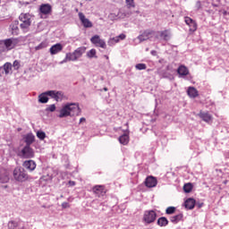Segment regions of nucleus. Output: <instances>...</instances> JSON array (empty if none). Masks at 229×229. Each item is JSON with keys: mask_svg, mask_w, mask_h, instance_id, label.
<instances>
[{"mask_svg": "<svg viewBox=\"0 0 229 229\" xmlns=\"http://www.w3.org/2000/svg\"><path fill=\"white\" fill-rule=\"evenodd\" d=\"M81 115V108H80L79 103H67L60 110L58 117L64 119V117H74Z\"/></svg>", "mask_w": 229, "mask_h": 229, "instance_id": "f257e3e1", "label": "nucleus"}, {"mask_svg": "<svg viewBox=\"0 0 229 229\" xmlns=\"http://www.w3.org/2000/svg\"><path fill=\"white\" fill-rule=\"evenodd\" d=\"M157 216L158 215H157V211H155V209L145 210L141 219L144 226H149V225H153V223L157 221Z\"/></svg>", "mask_w": 229, "mask_h": 229, "instance_id": "f03ea898", "label": "nucleus"}, {"mask_svg": "<svg viewBox=\"0 0 229 229\" xmlns=\"http://www.w3.org/2000/svg\"><path fill=\"white\" fill-rule=\"evenodd\" d=\"M173 37V32L171 29H165L164 30H157L155 32L156 40H163L164 42H169Z\"/></svg>", "mask_w": 229, "mask_h": 229, "instance_id": "7ed1b4c3", "label": "nucleus"}, {"mask_svg": "<svg viewBox=\"0 0 229 229\" xmlns=\"http://www.w3.org/2000/svg\"><path fill=\"white\" fill-rule=\"evenodd\" d=\"M13 178L16 180V182H26L28 180V174L26 173V170L22 167H16L13 170Z\"/></svg>", "mask_w": 229, "mask_h": 229, "instance_id": "20e7f679", "label": "nucleus"}, {"mask_svg": "<svg viewBox=\"0 0 229 229\" xmlns=\"http://www.w3.org/2000/svg\"><path fill=\"white\" fill-rule=\"evenodd\" d=\"M18 155L21 158H34L35 150H33L31 146L25 145Z\"/></svg>", "mask_w": 229, "mask_h": 229, "instance_id": "39448f33", "label": "nucleus"}, {"mask_svg": "<svg viewBox=\"0 0 229 229\" xmlns=\"http://www.w3.org/2000/svg\"><path fill=\"white\" fill-rule=\"evenodd\" d=\"M19 21H21L20 27L21 30H28L31 26V16L30 13H21L19 16Z\"/></svg>", "mask_w": 229, "mask_h": 229, "instance_id": "423d86ee", "label": "nucleus"}, {"mask_svg": "<svg viewBox=\"0 0 229 229\" xmlns=\"http://www.w3.org/2000/svg\"><path fill=\"white\" fill-rule=\"evenodd\" d=\"M2 42H4V46L5 47V50L12 51V49L15 48V46L17 45V38H6V39H2Z\"/></svg>", "mask_w": 229, "mask_h": 229, "instance_id": "0eeeda50", "label": "nucleus"}, {"mask_svg": "<svg viewBox=\"0 0 229 229\" xmlns=\"http://www.w3.org/2000/svg\"><path fill=\"white\" fill-rule=\"evenodd\" d=\"M48 98L55 99V101H62L64 99V92L58 90H47Z\"/></svg>", "mask_w": 229, "mask_h": 229, "instance_id": "6e6552de", "label": "nucleus"}, {"mask_svg": "<svg viewBox=\"0 0 229 229\" xmlns=\"http://www.w3.org/2000/svg\"><path fill=\"white\" fill-rule=\"evenodd\" d=\"M184 22H185V24H187V26H189L190 31L191 33H194V31H196L198 30V24L196 23V21L194 20H192V18L185 16Z\"/></svg>", "mask_w": 229, "mask_h": 229, "instance_id": "1a4fd4ad", "label": "nucleus"}, {"mask_svg": "<svg viewBox=\"0 0 229 229\" xmlns=\"http://www.w3.org/2000/svg\"><path fill=\"white\" fill-rule=\"evenodd\" d=\"M78 15H79V19H80L83 28L89 29V28H92L94 26L92 21H90V20H89L87 17H85V14H83V13H79Z\"/></svg>", "mask_w": 229, "mask_h": 229, "instance_id": "9d476101", "label": "nucleus"}, {"mask_svg": "<svg viewBox=\"0 0 229 229\" xmlns=\"http://www.w3.org/2000/svg\"><path fill=\"white\" fill-rule=\"evenodd\" d=\"M157 74L161 77V78H165L166 80H174V75H173V73H171L169 71L164 69V68H159L157 70Z\"/></svg>", "mask_w": 229, "mask_h": 229, "instance_id": "9b49d317", "label": "nucleus"}, {"mask_svg": "<svg viewBox=\"0 0 229 229\" xmlns=\"http://www.w3.org/2000/svg\"><path fill=\"white\" fill-rule=\"evenodd\" d=\"M53 12V6L49 4H42L39 6V13L41 15H49Z\"/></svg>", "mask_w": 229, "mask_h": 229, "instance_id": "f8f14e48", "label": "nucleus"}, {"mask_svg": "<svg viewBox=\"0 0 229 229\" xmlns=\"http://www.w3.org/2000/svg\"><path fill=\"white\" fill-rule=\"evenodd\" d=\"M8 76V74H12V63H5L3 66H0V76Z\"/></svg>", "mask_w": 229, "mask_h": 229, "instance_id": "ddd939ff", "label": "nucleus"}, {"mask_svg": "<svg viewBox=\"0 0 229 229\" xmlns=\"http://www.w3.org/2000/svg\"><path fill=\"white\" fill-rule=\"evenodd\" d=\"M158 181L153 176H148L145 180V185L148 189H153V187H157Z\"/></svg>", "mask_w": 229, "mask_h": 229, "instance_id": "4468645a", "label": "nucleus"}, {"mask_svg": "<svg viewBox=\"0 0 229 229\" xmlns=\"http://www.w3.org/2000/svg\"><path fill=\"white\" fill-rule=\"evenodd\" d=\"M23 142H25V146H31L33 142H35V135L33 132H29L23 136Z\"/></svg>", "mask_w": 229, "mask_h": 229, "instance_id": "2eb2a0df", "label": "nucleus"}, {"mask_svg": "<svg viewBox=\"0 0 229 229\" xmlns=\"http://www.w3.org/2000/svg\"><path fill=\"white\" fill-rule=\"evenodd\" d=\"M93 192L96 193L98 198H101L106 194L105 186L103 185H97L93 187Z\"/></svg>", "mask_w": 229, "mask_h": 229, "instance_id": "dca6fc26", "label": "nucleus"}, {"mask_svg": "<svg viewBox=\"0 0 229 229\" xmlns=\"http://www.w3.org/2000/svg\"><path fill=\"white\" fill-rule=\"evenodd\" d=\"M9 30L14 37H17L19 35V21H14L13 23H11Z\"/></svg>", "mask_w": 229, "mask_h": 229, "instance_id": "f3484780", "label": "nucleus"}, {"mask_svg": "<svg viewBox=\"0 0 229 229\" xmlns=\"http://www.w3.org/2000/svg\"><path fill=\"white\" fill-rule=\"evenodd\" d=\"M23 167H25V169H28V171H35V169H37V163H35L34 160L30 159L24 161Z\"/></svg>", "mask_w": 229, "mask_h": 229, "instance_id": "a211bd4d", "label": "nucleus"}, {"mask_svg": "<svg viewBox=\"0 0 229 229\" xmlns=\"http://www.w3.org/2000/svg\"><path fill=\"white\" fill-rule=\"evenodd\" d=\"M177 73L179 74V78H183L189 75V69L187 66L181 64L177 69Z\"/></svg>", "mask_w": 229, "mask_h": 229, "instance_id": "6ab92c4d", "label": "nucleus"}, {"mask_svg": "<svg viewBox=\"0 0 229 229\" xmlns=\"http://www.w3.org/2000/svg\"><path fill=\"white\" fill-rule=\"evenodd\" d=\"M184 207L187 210H193L194 207H196V199L192 198H189L184 201Z\"/></svg>", "mask_w": 229, "mask_h": 229, "instance_id": "aec40b11", "label": "nucleus"}, {"mask_svg": "<svg viewBox=\"0 0 229 229\" xmlns=\"http://www.w3.org/2000/svg\"><path fill=\"white\" fill-rule=\"evenodd\" d=\"M64 49V46L61 43H57L55 45H53L49 51L51 55H58V53H60V51H62Z\"/></svg>", "mask_w": 229, "mask_h": 229, "instance_id": "412c9836", "label": "nucleus"}, {"mask_svg": "<svg viewBox=\"0 0 229 229\" xmlns=\"http://www.w3.org/2000/svg\"><path fill=\"white\" fill-rule=\"evenodd\" d=\"M118 140L120 144H123V146H127V144L130 142V133L125 132L122 134L119 138Z\"/></svg>", "mask_w": 229, "mask_h": 229, "instance_id": "4be33fe9", "label": "nucleus"}, {"mask_svg": "<svg viewBox=\"0 0 229 229\" xmlns=\"http://www.w3.org/2000/svg\"><path fill=\"white\" fill-rule=\"evenodd\" d=\"M49 102V95L47 91H45L38 95V103H41L42 105H46V103Z\"/></svg>", "mask_w": 229, "mask_h": 229, "instance_id": "5701e85b", "label": "nucleus"}, {"mask_svg": "<svg viewBox=\"0 0 229 229\" xmlns=\"http://www.w3.org/2000/svg\"><path fill=\"white\" fill-rule=\"evenodd\" d=\"M170 221L174 225H178L180 221H183V213H179L177 215L170 216Z\"/></svg>", "mask_w": 229, "mask_h": 229, "instance_id": "b1692460", "label": "nucleus"}, {"mask_svg": "<svg viewBox=\"0 0 229 229\" xmlns=\"http://www.w3.org/2000/svg\"><path fill=\"white\" fill-rule=\"evenodd\" d=\"M199 117L205 123H210V121H212V115L208 114V112H200Z\"/></svg>", "mask_w": 229, "mask_h": 229, "instance_id": "393cba45", "label": "nucleus"}, {"mask_svg": "<svg viewBox=\"0 0 229 229\" xmlns=\"http://www.w3.org/2000/svg\"><path fill=\"white\" fill-rule=\"evenodd\" d=\"M187 94L190 98H198V96H199V94L198 93V89H196V88L194 87H189L187 89Z\"/></svg>", "mask_w": 229, "mask_h": 229, "instance_id": "a878e982", "label": "nucleus"}, {"mask_svg": "<svg viewBox=\"0 0 229 229\" xmlns=\"http://www.w3.org/2000/svg\"><path fill=\"white\" fill-rule=\"evenodd\" d=\"M86 49L87 48L85 47H80L73 51V54L75 55L77 60L78 58H81V56H83V53H85Z\"/></svg>", "mask_w": 229, "mask_h": 229, "instance_id": "bb28decb", "label": "nucleus"}, {"mask_svg": "<svg viewBox=\"0 0 229 229\" xmlns=\"http://www.w3.org/2000/svg\"><path fill=\"white\" fill-rule=\"evenodd\" d=\"M10 182V176L6 171L0 174V183H8Z\"/></svg>", "mask_w": 229, "mask_h": 229, "instance_id": "cd10ccee", "label": "nucleus"}, {"mask_svg": "<svg viewBox=\"0 0 229 229\" xmlns=\"http://www.w3.org/2000/svg\"><path fill=\"white\" fill-rule=\"evenodd\" d=\"M157 225L161 227L167 226V225H169V220H167V217L165 216H161L157 219Z\"/></svg>", "mask_w": 229, "mask_h": 229, "instance_id": "c85d7f7f", "label": "nucleus"}, {"mask_svg": "<svg viewBox=\"0 0 229 229\" xmlns=\"http://www.w3.org/2000/svg\"><path fill=\"white\" fill-rule=\"evenodd\" d=\"M193 185L191 182H187L183 185V191L186 193V194H189L190 192H192V189H193Z\"/></svg>", "mask_w": 229, "mask_h": 229, "instance_id": "c756f323", "label": "nucleus"}, {"mask_svg": "<svg viewBox=\"0 0 229 229\" xmlns=\"http://www.w3.org/2000/svg\"><path fill=\"white\" fill-rule=\"evenodd\" d=\"M20 225H21L20 223L11 220L8 223V228L9 229H16V228H19Z\"/></svg>", "mask_w": 229, "mask_h": 229, "instance_id": "7c9ffc66", "label": "nucleus"}, {"mask_svg": "<svg viewBox=\"0 0 229 229\" xmlns=\"http://www.w3.org/2000/svg\"><path fill=\"white\" fill-rule=\"evenodd\" d=\"M101 38L99 37V35H95L90 38L91 44H94L95 46H97V44H99Z\"/></svg>", "mask_w": 229, "mask_h": 229, "instance_id": "2f4dec72", "label": "nucleus"}, {"mask_svg": "<svg viewBox=\"0 0 229 229\" xmlns=\"http://www.w3.org/2000/svg\"><path fill=\"white\" fill-rule=\"evenodd\" d=\"M176 212V207H168L166 209H165V214L167 216H173V214H174Z\"/></svg>", "mask_w": 229, "mask_h": 229, "instance_id": "473e14b6", "label": "nucleus"}, {"mask_svg": "<svg viewBox=\"0 0 229 229\" xmlns=\"http://www.w3.org/2000/svg\"><path fill=\"white\" fill-rule=\"evenodd\" d=\"M47 47V41H42L39 45L35 47L36 51H40V49H46Z\"/></svg>", "mask_w": 229, "mask_h": 229, "instance_id": "72a5a7b5", "label": "nucleus"}, {"mask_svg": "<svg viewBox=\"0 0 229 229\" xmlns=\"http://www.w3.org/2000/svg\"><path fill=\"white\" fill-rule=\"evenodd\" d=\"M67 58H68L69 62H76V60H78L76 55H74V52L67 53L66 54V59Z\"/></svg>", "mask_w": 229, "mask_h": 229, "instance_id": "f704fd0d", "label": "nucleus"}, {"mask_svg": "<svg viewBox=\"0 0 229 229\" xmlns=\"http://www.w3.org/2000/svg\"><path fill=\"white\" fill-rule=\"evenodd\" d=\"M135 69H137V71H146V69H148V65H146V64L140 63L135 65Z\"/></svg>", "mask_w": 229, "mask_h": 229, "instance_id": "c9c22d12", "label": "nucleus"}, {"mask_svg": "<svg viewBox=\"0 0 229 229\" xmlns=\"http://www.w3.org/2000/svg\"><path fill=\"white\" fill-rule=\"evenodd\" d=\"M88 58H98L96 55V49L92 48L89 51L87 52Z\"/></svg>", "mask_w": 229, "mask_h": 229, "instance_id": "e433bc0d", "label": "nucleus"}, {"mask_svg": "<svg viewBox=\"0 0 229 229\" xmlns=\"http://www.w3.org/2000/svg\"><path fill=\"white\" fill-rule=\"evenodd\" d=\"M6 47H4V43L3 42V39H0V58H2L3 53H6Z\"/></svg>", "mask_w": 229, "mask_h": 229, "instance_id": "4c0bfd02", "label": "nucleus"}, {"mask_svg": "<svg viewBox=\"0 0 229 229\" xmlns=\"http://www.w3.org/2000/svg\"><path fill=\"white\" fill-rule=\"evenodd\" d=\"M155 33L156 31L154 30H145L142 35L145 36L148 39H149V37H151V35H154V38H155Z\"/></svg>", "mask_w": 229, "mask_h": 229, "instance_id": "58836bf2", "label": "nucleus"}, {"mask_svg": "<svg viewBox=\"0 0 229 229\" xmlns=\"http://www.w3.org/2000/svg\"><path fill=\"white\" fill-rule=\"evenodd\" d=\"M37 137L39 140H44V139H46V132L44 131H38Z\"/></svg>", "mask_w": 229, "mask_h": 229, "instance_id": "ea45409f", "label": "nucleus"}, {"mask_svg": "<svg viewBox=\"0 0 229 229\" xmlns=\"http://www.w3.org/2000/svg\"><path fill=\"white\" fill-rule=\"evenodd\" d=\"M12 67H13L14 71H19V69H21V61L15 60L12 64Z\"/></svg>", "mask_w": 229, "mask_h": 229, "instance_id": "a19ab883", "label": "nucleus"}, {"mask_svg": "<svg viewBox=\"0 0 229 229\" xmlns=\"http://www.w3.org/2000/svg\"><path fill=\"white\" fill-rule=\"evenodd\" d=\"M97 47H102V49H106V43L105 40L100 39V41L96 45Z\"/></svg>", "mask_w": 229, "mask_h": 229, "instance_id": "79ce46f5", "label": "nucleus"}, {"mask_svg": "<svg viewBox=\"0 0 229 229\" xmlns=\"http://www.w3.org/2000/svg\"><path fill=\"white\" fill-rule=\"evenodd\" d=\"M125 3L128 8H135V2L134 0H125Z\"/></svg>", "mask_w": 229, "mask_h": 229, "instance_id": "37998d69", "label": "nucleus"}, {"mask_svg": "<svg viewBox=\"0 0 229 229\" xmlns=\"http://www.w3.org/2000/svg\"><path fill=\"white\" fill-rule=\"evenodd\" d=\"M55 110H56V106L55 104H52L46 108V112H55Z\"/></svg>", "mask_w": 229, "mask_h": 229, "instance_id": "c03bdc74", "label": "nucleus"}, {"mask_svg": "<svg viewBox=\"0 0 229 229\" xmlns=\"http://www.w3.org/2000/svg\"><path fill=\"white\" fill-rule=\"evenodd\" d=\"M138 40H140V42H144L146 40H148L147 37H145L143 34L138 36Z\"/></svg>", "mask_w": 229, "mask_h": 229, "instance_id": "a18cd8bd", "label": "nucleus"}, {"mask_svg": "<svg viewBox=\"0 0 229 229\" xmlns=\"http://www.w3.org/2000/svg\"><path fill=\"white\" fill-rule=\"evenodd\" d=\"M165 70L168 71V72H174V69H173V66L171 64H167Z\"/></svg>", "mask_w": 229, "mask_h": 229, "instance_id": "49530a36", "label": "nucleus"}, {"mask_svg": "<svg viewBox=\"0 0 229 229\" xmlns=\"http://www.w3.org/2000/svg\"><path fill=\"white\" fill-rule=\"evenodd\" d=\"M195 9L197 11L201 10V1L198 0L195 4Z\"/></svg>", "mask_w": 229, "mask_h": 229, "instance_id": "de8ad7c7", "label": "nucleus"}, {"mask_svg": "<svg viewBox=\"0 0 229 229\" xmlns=\"http://www.w3.org/2000/svg\"><path fill=\"white\" fill-rule=\"evenodd\" d=\"M118 38V40H124V38H126V34H120L119 36H116Z\"/></svg>", "mask_w": 229, "mask_h": 229, "instance_id": "09e8293b", "label": "nucleus"}, {"mask_svg": "<svg viewBox=\"0 0 229 229\" xmlns=\"http://www.w3.org/2000/svg\"><path fill=\"white\" fill-rule=\"evenodd\" d=\"M205 205V203L203 202H195V207H197V208H202V207Z\"/></svg>", "mask_w": 229, "mask_h": 229, "instance_id": "8fccbe9b", "label": "nucleus"}, {"mask_svg": "<svg viewBox=\"0 0 229 229\" xmlns=\"http://www.w3.org/2000/svg\"><path fill=\"white\" fill-rule=\"evenodd\" d=\"M61 207H62V208H69V207H71V205H69L68 202H63Z\"/></svg>", "mask_w": 229, "mask_h": 229, "instance_id": "3c124183", "label": "nucleus"}, {"mask_svg": "<svg viewBox=\"0 0 229 229\" xmlns=\"http://www.w3.org/2000/svg\"><path fill=\"white\" fill-rule=\"evenodd\" d=\"M158 64H161V65H165V64H167V61H165V59L161 58L158 60Z\"/></svg>", "mask_w": 229, "mask_h": 229, "instance_id": "603ef678", "label": "nucleus"}, {"mask_svg": "<svg viewBox=\"0 0 229 229\" xmlns=\"http://www.w3.org/2000/svg\"><path fill=\"white\" fill-rule=\"evenodd\" d=\"M111 39L115 43V44H117V43H119L120 41H119V38L116 36V37H114V38H111Z\"/></svg>", "mask_w": 229, "mask_h": 229, "instance_id": "864d4df0", "label": "nucleus"}, {"mask_svg": "<svg viewBox=\"0 0 229 229\" xmlns=\"http://www.w3.org/2000/svg\"><path fill=\"white\" fill-rule=\"evenodd\" d=\"M108 46L112 47L114 46V44H116L115 42H114V40H112L111 38L108 40L107 42Z\"/></svg>", "mask_w": 229, "mask_h": 229, "instance_id": "5fc2aeb1", "label": "nucleus"}, {"mask_svg": "<svg viewBox=\"0 0 229 229\" xmlns=\"http://www.w3.org/2000/svg\"><path fill=\"white\" fill-rule=\"evenodd\" d=\"M68 184L70 185V187H74V185H76V182L69 181Z\"/></svg>", "mask_w": 229, "mask_h": 229, "instance_id": "6e6d98bb", "label": "nucleus"}, {"mask_svg": "<svg viewBox=\"0 0 229 229\" xmlns=\"http://www.w3.org/2000/svg\"><path fill=\"white\" fill-rule=\"evenodd\" d=\"M67 62H69V58H67V55H65V58L63 61H61L60 64H67Z\"/></svg>", "mask_w": 229, "mask_h": 229, "instance_id": "4d7b16f0", "label": "nucleus"}, {"mask_svg": "<svg viewBox=\"0 0 229 229\" xmlns=\"http://www.w3.org/2000/svg\"><path fill=\"white\" fill-rule=\"evenodd\" d=\"M87 121V119H85V117H81L80 119L79 124H81V123H85Z\"/></svg>", "mask_w": 229, "mask_h": 229, "instance_id": "13d9d810", "label": "nucleus"}, {"mask_svg": "<svg viewBox=\"0 0 229 229\" xmlns=\"http://www.w3.org/2000/svg\"><path fill=\"white\" fill-rule=\"evenodd\" d=\"M150 55H152V56H157V51L156 50H151Z\"/></svg>", "mask_w": 229, "mask_h": 229, "instance_id": "bf43d9fd", "label": "nucleus"}, {"mask_svg": "<svg viewBox=\"0 0 229 229\" xmlns=\"http://www.w3.org/2000/svg\"><path fill=\"white\" fill-rule=\"evenodd\" d=\"M103 90H105V92H108V88H104Z\"/></svg>", "mask_w": 229, "mask_h": 229, "instance_id": "052dcab7", "label": "nucleus"}, {"mask_svg": "<svg viewBox=\"0 0 229 229\" xmlns=\"http://www.w3.org/2000/svg\"><path fill=\"white\" fill-rule=\"evenodd\" d=\"M104 58H106V59L109 60L108 55H104Z\"/></svg>", "mask_w": 229, "mask_h": 229, "instance_id": "680f3d73", "label": "nucleus"}, {"mask_svg": "<svg viewBox=\"0 0 229 229\" xmlns=\"http://www.w3.org/2000/svg\"><path fill=\"white\" fill-rule=\"evenodd\" d=\"M223 13H224V15H226V13H228L226 11H224Z\"/></svg>", "mask_w": 229, "mask_h": 229, "instance_id": "e2e57ef3", "label": "nucleus"}, {"mask_svg": "<svg viewBox=\"0 0 229 229\" xmlns=\"http://www.w3.org/2000/svg\"><path fill=\"white\" fill-rule=\"evenodd\" d=\"M18 229H24V226H21V227H18Z\"/></svg>", "mask_w": 229, "mask_h": 229, "instance_id": "0e129e2a", "label": "nucleus"}, {"mask_svg": "<svg viewBox=\"0 0 229 229\" xmlns=\"http://www.w3.org/2000/svg\"><path fill=\"white\" fill-rule=\"evenodd\" d=\"M25 4H30V3H29V2H26Z\"/></svg>", "mask_w": 229, "mask_h": 229, "instance_id": "69168bd1", "label": "nucleus"}, {"mask_svg": "<svg viewBox=\"0 0 229 229\" xmlns=\"http://www.w3.org/2000/svg\"><path fill=\"white\" fill-rule=\"evenodd\" d=\"M2 57H0V60H1Z\"/></svg>", "mask_w": 229, "mask_h": 229, "instance_id": "338daca9", "label": "nucleus"}, {"mask_svg": "<svg viewBox=\"0 0 229 229\" xmlns=\"http://www.w3.org/2000/svg\"><path fill=\"white\" fill-rule=\"evenodd\" d=\"M0 3H1V0H0Z\"/></svg>", "mask_w": 229, "mask_h": 229, "instance_id": "774afa93", "label": "nucleus"}]
</instances>
